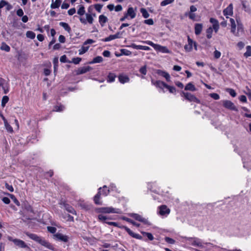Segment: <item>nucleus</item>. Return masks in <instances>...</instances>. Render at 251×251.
<instances>
[{"label":"nucleus","instance_id":"f257e3e1","mask_svg":"<svg viewBox=\"0 0 251 251\" xmlns=\"http://www.w3.org/2000/svg\"><path fill=\"white\" fill-rule=\"evenodd\" d=\"M25 234L31 239L34 240L37 243L40 244L42 246L47 248L48 249L53 251L54 247L50 243L46 240L44 238L39 236L34 233L26 232Z\"/></svg>","mask_w":251,"mask_h":251},{"label":"nucleus","instance_id":"f03ea898","mask_svg":"<svg viewBox=\"0 0 251 251\" xmlns=\"http://www.w3.org/2000/svg\"><path fill=\"white\" fill-rule=\"evenodd\" d=\"M109 192V189L106 186H104L102 188H99L98 194L94 198L95 203L98 205L101 204V202L100 201V196H106L108 194Z\"/></svg>","mask_w":251,"mask_h":251},{"label":"nucleus","instance_id":"7ed1b4c3","mask_svg":"<svg viewBox=\"0 0 251 251\" xmlns=\"http://www.w3.org/2000/svg\"><path fill=\"white\" fill-rule=\"evenodd\" d=\"M143 43H146L154 48L157 51L162 53H169L170 51L166 47L162 46L158 44H155L151 41H143Z\"/></svg>","mask_w":251,"mask_h":251},{"label":"nucleus","instance_id":"20e7f679","mask_svg":"<svg viewBox=\"0 0 251 251\" xmlns=\"http://www.w3.org/2000/svg\"><path fill=\"white\" fill-rule=\"evenodd\" d=\"M7 238L9 241L13 242L16 246L20 248L26 249L28 250L30 249V248L27 245V244L22 240L19 239H13L11 236H8Z\"/></svg>","mask_w":251,"mask_h":251},{"label":"nucleus","instance_id":"39448f33","mask_svg":"<svg viewBox=\"0 0 251 251\" xmlns=\"http://www.w3.org/2000/svg\"><path fill=\"white\" fill-rule=\"evenodd\" d=\"M193 45L195 47V50H197L196 43L194 42L189 36H188V44L185 45L184 49L186 51H191L192 50Z\"/></svg>","mask_w":251,"mask_h":251},{"label":"nucleus","instance_id":"423d86ee","mask_svg":"<svg viewBox=\"0 0 251 251\" xmlns=\"http://www.w3.org/2000/svg\"><path fill=\"white\" fill-rule=\"evenodd\" d=\"M182 94L185 98L190 101H193L198 103H200V100L197 98L194 95L188 92H182Z\"/></svg>","mask_w":251,"mask_h":251},{"label":"nucleus","instance_id":"0eeeda50","mask_svg":"<svg viewBox=\"0 0 251 251\" xmlns=\"http://www.w3.org/2000/svg\"><path fill=\"white\" fill-rule=\"evenodd\" d=\"M130 216L133 218L135 219L136 220L138 221L139 222H142L145 224L150 225L149 221L147 219L143 218L141 215L136 213H132L130 214Z\"/></svg>","mask_w":251,"mask_h":251},{"label":"nucleus","instance_id":"6e6552de","mask_svg":"<svg viewBox=\"0 0 251 251\" xmlns=\"http://www.w3.org/2000/svg\"><path fill=\"white\" fill-rule=\"evenodd\" d=\"M223 105L225 107L230 110L237 111L236 106L234 103L230 100H225L223 101Z\"/></svg>","mask_w":251,"mask_h":251},{"label":"nucleus","instance_id":"1a4fd4ad","mask_svg":"<svg viewBox=\"0 0 251 251\" xmlns=\"http://www.w3.org/2000/svg\"><path fill=\"white\" fill-rule=\"evenodd\" d=\"M53 237L54 239L64 242H67L68 241V237L67 235H63L60 233H57L54 234Z\"/></svg>","mask_w":251,"mask_h":251},{"label":"nucleus","instance_id":"9d476101","mask_svg":"<svg viewBox=\"0 0 251 251\" xmlns=\"http://www.w3.org/2000/svg\"><path fill=\"white\" fill-rule=\"evenodd\" d=\"M124 228L126 230V231L128 233V234L133 238L139 240H142L143 239V237L141 235H139V234H137L133 232L127 226H124Z\"/></svg>","mask_w":251,"mask_h":251},{"label":"nucleus","instance_id":"9b49d317","mask_svg":"<svg viewBox=\"0 0 251 251\" xmlns=\"http://www.w3.org/2000/svg\"><path fill=\"white\" fill-rule=\"evenodd\" d=\"M187 239L189 241L192 240L191 245L193 246L199 247H201V248H203V247L202 243L201 242L200 239L198 238L189 237V238H188Z\"/></svg>","mask_w":251,"mask_h":251},{"label":"nucleus","instance_id":"f8f14e48","mask_svg":"<svg viewBox=\"0 0 251 251\" xmlns=\"http://www.w3.org/2000/svg\"><path fill=\"white\" fill-rule=\"evenodd\" d=\"M86 19L81 17L79 18V20L81 23L86 24L87 21L90 24L93 23V18L91 14L88 13L86 14Z\"/></svg>","mask_w":251,"mask_h":251},{"label":"nucleus","instance_id":"ddd939ff","mask_svg":"<svg viewBox=\"0 0 251 251\" xmlns=\"http://www.w3.org/2000/svg\"><path fill=\"white\" fill-rule=\"evenodd\" d=\"M115 54L117 57H120L123 55L129 56L131 54V52L126 49H121L119 51H115Z\"/></svg>","mask_w":251,"mask_h":251},{"label":"nucleus","instance_id":"4468645a","mask_svg":"<svg viewBox=\"0 0 251 251\" xmlns=\"http://www.w3.org/2000/svg\"><path fill=\"white\" fill-rule=\"evenodd\" d=\"M159 213L162 216L169 214L170 213V209L166 205H162L159 207Z\"/></svg>","mask_w":251,"mask_h":251},{"label":"nucleus","instance_id":"2eb2a0df","mask_svg":"<svg viewBox=\"0 0 251 251\" xmlns=\"http://www.w3.org/2000/svg\"><path fill=\"white\" fill-rule=\"evenodd\" d=\"M91 70V67L89 66L80 67L76 71V74L77 75L83 74L89 72Z\"/></svg>","mask_w":251,"mask_h":251},{"label":"nucleus","instance_id":"dca6fc26","mask_svg":"<svg viewBox=\"0 0 251 251\" xmlns=\"http://www.w3.org/2000/svg\"><path fill=\"white\" fill-rule=\"evenodd\" d=\"M151 83L156 87L161 88L162 89H163V88H165L166 85H167V84L163 81L160 80L154 81L153 79L151 80Z\"/></svg>","mask_w":251,"mask_h":251},{"label":"nucleus","instance_id":"f3484780","mask_svg":"<svg viewBox=\"0 0 251 251\" xmlns=\"http://www.w3.org/2000/svg\"><path fill=\"white\" fill-rule=\"evenodd\" d=\"M223 13L225 16H230L233 14V5L230 3L225 9L223 11Z\"/></svg>","mask_w":251,"mask_h":251},{"label":"nucleus","instance_id":"a211bd4d","mask_svg":"<svg viewBox=\"0 0 251 251\" xmlns=\"http://www.w3.org/2000/svg\"><path fill=\"white\" fill-rule=\"evenodd\" d=\"M210 22L213 24L212 27L215 32L217 33L219 28V25L218 21L213 18L210 19Z\"/></svg>","mask_w":251,"mask_h":251},{"label":"nucleus","instance_id":"6ab92c4d","mask_svg":"<svg viewBox=\"0 0 251 251\" xmlns=\"http://www.w3.org/2000/svg\"><path fill=\"white\" fill-rule=\"evenodd\" d=\"M203 25L202 24L197 23L195 25V33L196 35L201 34L202 30Z\"/></svg>","mask_w":251,"mask_h":251},{"label":"nucleus","instance_id":"aec40b11","mask_svg":"<svg viewBox=\"0 0 251 251\" xmlns=\"http://www.w3.org/2000/svg\"><path fill=\"white\" fill-rule=\"evenodd\" d=\"M126 14L127 17H130L131 19H133L136 17V13L135 12L133 8L132 7H130L128 8Z\"/></svg>","mask_w":251,"mask_h":251},{"label":"nucleus","instance_id":"412c9836","mask_svg":"<svg viewBox=\"0 0 251 251\" xmlns=\"http://www.w3.org/2000/svg\"><path fill=\"white\" fill-rule=\"evenodd\" d=\"M64 207L65 209L69 213H72L73 214H76V212L74 209V208L70 205L69 204L65 203H63V204Z\"/></svg>","mask_w":251,"mask_h":251},{"label":"nucleus","instance_id":"4be33fe9","mask_svg":"<svg viewBox=\"0 0 251 251\" xmlns=\"http://www.w3.org/2000/svg\"><path fill=\"white\" fill-rule=\"evenodd\" d=\"M230 22L231 27V32L233 34L235 35L236 36H238V35L237 34L238 33H236L235 32L236 25L234 20L233 19L230 18Z\"/></svg>","mask_w":251,"mask_h":251},{"label":"nucleus","instance_id":"5701e85b","mask_svg":"<svg viewBox=\"0 0 251 251\" xmlns=\"http://www.w3.org/2000/svg\"><path fill=\"white\" fill-rule=\"evenodd\" d=\"M119 80L121 83H125L129 81V78L126 75H121L118 77Z\"/></svg>","mask_w":251,"mask_h":251},{"label":"nucleus","instance_id":"b1692460","mask_svg":"<svg viewBox=\"0 0 251 251\" xmlns=\"http://www.w3.org/2000/svg\"><path fill=\"white\" fill-rule=\"evenodd\" d=\"M100 221L110 225V219L104 215L101 214H100L98 216Z\"/></svg>","mask_w":251,"mask_h":251},{"label":"nucleus","instance_id":"393cba45","mask_svg":"<svg viewBox=\"0 0 251 251\" xmlns=\"http://www.w3.org/2000/svg\"><path fill=\"white\" fill-rule=\"evenodd\" d=\"M65 109V106L59 103L58 105H56L54 106L52 111L55 112H62Z\"/></svg>","mask_w":251,"mask_h":251},{"label":"nucleus","instance_id":"a878e982","mask_svg":"<svg viewBox=\"0 0 251 251\" xmlns=\"http://www.w3.org/2000/svg\"><path fill=\"white\" fill-rule=\"evenodd\" d=\"M196 89L195 86L193 84L192 82L188 83L185 87V90L195 91Z\"/></svg>","mask_w":251,"mask_h":251},{"label":"nucleus","instance_id":"bb28decb","mask_svg":"<svg viewBox=\"0 0 251 251\" xmlns=\"http://www.w3.org/2000/svg\"><path fill=\"white\" fill-rule=\"evenodd\" d=\"M52 2L50 5V7L52 9L58 8L60 6L61 3V0H55L54 2H53V0H52Z\"/></svg>","mask_w":251,"mask_h":251},{"label":"nucleus","instance_id":"cd10ccee","mask_svg":"<svg viewBox=\"0 0 251 251\" xmlns=\"http://www.w3.org/2000/svg\"><path fill=\"white\" fill-rule=\"evenodd\" d=\"M59 25L63 27L64 28V29L67 32H71V28L67 23L62 22L59 23Z\"/></svg>","mask_w":251,"mask_h":251},{"label":"nucleus","instance_id":"c85d7f7f","mask_svg":"<svg viewBox=\"0 0 251 251\" xmlns=\"http://www.w3.org/2000/svg\"><path fill=\"white\" fill-rule=\"evenodd\" d=\"M89 46H86V45H83L81 48L79 50V54L82 55L85 53L88 50Z\"/></svg>","mask_w":251,"mask_h":251},{"label":"nucleus","instance_id":"c756f323","mask_svg":"<svg viewBox=\"0 0 251 251\" xmlns=\"http://www.w3.org/2000/svg\"><path fill=\"white\" fill-rule=\"evenodd\" d=\"M0 49L1 50H4L6 52H9L10 50V47L4 42H2L1 43V45Z\"/></svg>","mask_w":251,"mask_h":251},{"label":"nucleus","instance_id":"7c9ffc66","mask_svg":"<svg viewBox=\"0 0 251 251\" xmlns=\"http://www.w3.org/2000/svg\"><path fill=\"white\" fill-rule=\"evenodd\" d=\"M103 58L101 56H98L93 58V60L90 62V64L97 63L102 62Z\"/></svg>","mask_w":251,"mask_h":251},{"label":"nucleus","instance_id":"2f4dec72","mask_svg":"<svg viewBox=\"0 0 251 251\" xmlns=\"http://www.w3.org/2000/svg\"><path fill=\"white\" fill-rule=\"evenodd\" d=\"M24 208L27 211L31 212V213H33V210L30 204H29L28 203H24Z\"/></svg>","mask_w":251,"mask_h":251},{"label":"nucleus","instance_id":"473e14b6","mask_svg":"<svg viewBox=\"0 0 251 251\" xmlns=\"http://www.w3.org/2000/svg\"><path fill=\"white\" fill-rule=\"evenodd\" d=\"M213 31V27H209L206 29V37L208 39H210L212 37V34Z\"/></svg>","mask_w":251,"mask_h":251},{"label":"nucleus","instance_id":"72a5a7b5","mask_svg":"<svg viewBox=\"0 0 251 251\" xmlns=\"http://www.w3.org/2000/svg\"><path fill=\"white\" fill-rule=\"evenodd\" d=\"M141 233L144 235V236H146L148 237V238L150 240V241H152L154 239V237L152 235V234L151 233H150V232H145V231H142L141 232Z\"/></svg>","mask_w":251,"mask_h":251},{"label":"nucleus","instance_id":"f704fd0d","mask_svg":"<svg viewBox=\"0 0 251 251\" xmlns=\"http://www.w3.org/2000/svg\"><path fill=\"white\" fill-rule=\"evenodd\" d=\"M115 9V10L117 12L121 11L123 8L121 5L118 4L116 6L114 7V5L113 4H111V11L113 10V9Z\"/></svg>","mask_w":251,"mask_h":251},{"label":"nucleus","instance_id":"c9c22d12","mask_svg":"<svg viewBox=\"0 0 251 251\" xmlns=\"http://www.w3.org/2000/svg\"><path fill=\"white\" fill-rule=\"evenodd\" d=\"M26 36L28 38L33 39L35 37V33L32 31H27L26 33Z\"/></svg>","mask_w":251,"mask_h":251},{"label":"nucleus","instance_id":"e433bc0d","mask_svg":"<svg viewBox=\"0 0 251 251\" xmlns=\"http://www.w3.org/2000/svg\"><path fill=\"white\" fill-rule=\"evenodd\" d=\"M140 12L142 13V16L144 18H148L150 16L149 13L148 12L147 10L145 8H141Z\"/></svg>","mask_w":251,"mask_h":251},{"label":"nucleus","instance_id":"4c0bfd02","mask_svg":"<svg viewBox=\"0 0 251 251\" xmlns=\"http://www.w3.org/2000/svg\"><path fill=\"white\" fill-rule=\"evenodd\" d=\"M123 219H124L126 221H127V222L132 224L133 225H134V226H136L137 227H139L140 226V224H139L136 223L135 222L133 221L132 220H131V219H130L129 218H126V217H124Z\"/></svg>","mask_w":251,"mask_h":251},{"label":"nucleus","instance_id":"58836bf2","mask_svg":"<svg viewBox=\"0 0 251 251\" xmlns=\"http://www.w3.org/2000/svg\"><path fill=\"white\" fill-rule=\"evenodd\" d=\"M9 100V98L7 96H4L3 97L1 100V106L4 107L6 104L8 102Z\"/></svg>","mask_w":251,"mask_h":251},{"label":"nucleus","instance_id":"ea45409f","mask_svg":"<svg viewBox=\"0 0 251 251\" xmlns=\"http://www.w3.org/2000/svg\"><path fill=\"white\" fill-rule=\"evenodd\" d=\"M175 0H164L161 2L160 5L161 6H165L168 4L172 3Z\"/></svg>","mask_w":251,"mask_h":251},{"label":"nucleus","instance_id":"a19ab883","mask_svg":"<svg viewBox=\"0 0 251 251\" xmlns=\"http://www.w3.org/2000/svg\"><path fill=\"white\" fill-rule=\"evenodd\" d=\"M85 13V8L83 6L80 5L79 8L78 9L77 13L80 16L83 15Z\"/></svg>","mask_w":251,"mask_h":251},{"label":"nucleus","instance_id":"79ce46f5","mask_svg":"<svg viewBox=\"0 0 251 251\" xmlns=\"http://www.w3.org/2000/svg\"><path fill=\"white\" fill-rule=\"evenodd\" d=\"M246 51L244 53V56L246 57H248L251 56V47L250 46H248L246 47Z\"/></svg>","mask_w":251,"mask_h":251},{"label":"nucleus","instance_id":"37998d69","mask_svg":"<svg viewBox=\"0 0 251 251\" xmlns=\"http://www.w3.org/2000/svg\"><path fill=\"white\" fill-rule=\"evenodd\" d=\"M165 88H167L171 93L174 94L176 92V88L174 86H169L167 84Z\"/></svg>","mask_w":251,"mask_h":251},{"label":"nucleus","instance_id":"c03bdc74","mask_svg":"<svg viewBox=\"0 0 251 251\" xmlns=\"http://www.w3.org/2000/svg\"><path fill=\"white\" fill-rule=\"evenodd\" d=\"M226 92H227L232 97H235L236 96V93L234 90L231 88H227L226 90Z\"/></svg>","mask_w":251,"mask_h":251},{"label":"nucleus","instance_id":"a18cd8bd","mask_svg":"<svg viewBox=\"0 0 251 251\" xmlns=\"http://www.w3.org/2000/svg\"><path fill=\"white\" fill-rule=\"evenodd\" d=\"M242 4L243 8L246 12H248V13H250L251 12V8H250V7L249 6L247 5L244 1H242Z\"/></svg>","mask_w":251,"mask_h":251},{"label":"nucleus","instance_id":"49530a36","mask_svg":"<svg viewBox=\"0 0 251 251\" xmlns=\"http://www.w3.org/2000/svg\"><path fill=\"white\" fill-rule=\"evenodd\" d=\"M81 60V58L80 57H75L72 59V61H69V63H73L75 64H78L80 63Z\"/></svg>","mask_w":251,"mask_h":251},{"label":"nucleus","instance_id":"de8ad7c7","mask_svg":"<svg viewBox=\"0 0 251 251\" xmlns=\"http://www.w3.org/2000/svg\"><path fill=\"white\" fill-rule=\"evenodd\" d=\"M164 240L168 244H174L175 243V240L174 239L169 237H165Z\"/></svg>","mask_w":251,"mask_h":251},{"label":"nucleus","instance_id":"09e8293b","mask_svg":"<svg viewBox=\"0 0 251 251\" xmlns=\"http://www.w3.org/2000/svg\"><path fill=\"white\" fill-rule=\"evenodd\" d=\"M111 213L122 214V211L121 209L119 208H114L111 207Z\"/></svg>","mask_w":251,"mask_h":251},{"label":"nucleus","instance_id":"8fccbe9b","mask_svg":"<svg viewBox=\"0 0 251 251\" xmlns=\"http://www.w3.org/2000/svg\"><path fill=\"white\" fill-rule=\"evenodd\" d=\"M107 20V18L102 15H100L99 17V22L101 24L105 23L106 22Z\"/></svg>","mask_w":251,"mask_h":251},{"label":"nucleus","instance_id":"3c124183","mask_svg":"<svg viewBox=\"0 0 251 251\" xmlns=\"http://www.w3.org/2000/svg\"><path fill=\"white\" fill-rule=\"evenodd\" d=\"M139 72L140 73H141L142 74L144 75H146L147 74V67H146V66L145 65L143 67H142L140 70H139Z\"/></svg>","mask_w":251,"mask_h":251},{"label":"nucleus","instance_id":"603ef678","mask_svg":"<svg viewBox=\"0 0 251 251\" xmlns=\"http://www.w3.org/2000/svg\"><path fill=\"white\" fill-rule=\"evenodd\" d=\"M47 229L51 233H55L57 230L56 227L50 226L47 227Z\"/></svg>","mask_w":251,"mask_h":251},{"label":"nucleus","instance_id":"864d4df0","mask_svg":"<svg viewBox=\"0 0 251 251\" xmlns=\"http://www.w3.org/2000/svg\"><path fill=\"white\" fill-rule=\"evenodd\" d=\"M209 96L211 98H213L215 100H218L220 99L219 95L217 93H211L209 94Z\"/></svg>","mask_w":251,"mask_h":251},{"label":"nucleus","instance_id":"5fc2aeb1","mask_svg":"<svg viewBox=\"0 0 251 251\" xmlns=\"http://www.w3.org/2000/svg\"><path fill=\"white\" fill-rule=\"evenodd\" d=\"M5 186L6 188L10 192H12L14 191L13 187L11 185H9L7 182H5Z\"/></svg>","mask_w":251,"mask_h":251},{"label":"nucleus","instance_id":"6e6d98bb","mask_svg":"<svg viewBox=\"0 0 251 251\" xmlns=\"http://www.w3.org/2000/svg\"><path fill=\"white\" fill-rule=\"evenodd\" d=\"M221 55V53L219 51H218L217 50H215L214 51V56L215 58L218 59L220 57Z\"/></svg>","mask_w":251,"mask_h":251},{"label":"nucleus","instance_id":"4d7b16f0","mask_svg":"<svg viewBox=\"0 0 251 251\" xmlns=\"http://www.w3.org/2000/svg\"><path fill=\"white\" fill-rule=\"evenodd\" d=\"M60 61L63 63H65V62L69 63V62L70 61H68L67 60V56L66 55H63L61 56L60 58Z\"/></svg>","mask_w":251,"mask_h":251},{"label":"nucleus","instance_id":"13d9d810","mask_svg":"<svg viewBox=\"0 0 251 251\" xmlns=\"http://www.w3.org/2000/svg\"><path fill=\"white\" fill-rule=\"evenodd\" d=\"M11 198L13 200L14 203L18 206H20V203L19 201L13 195H10Z\"/></svg>","mask_w":251,"mask_h":251},{"label":"nucleus","instance_id":"bf43d9fd","mask_svg":"<svg viewBox=\"0 0 251 251\" xmlns=\"http://www.w3.org/2000/svg\"><path fill=\"white\" fill-rule=\"evenodd\" d=\"M144 23L149 25H152L153 24V21L152 19L145 20Z\"/></svg>","mask_w":251,"mask_h":251},{"label":"nucleus","instance_id":"052dcab7","mask_svg":"<svg viewBox=\"0 0 251 251\" xmlns=\"http://www.w3.org/2000/svg\"><path fill=\"white\" fill-rule=\"evenodd\" d=\"M102 5L100 4H97L95 5V8L96 10L99 12H100Z\"/></svg>","mask_w":251,"mask_h":251},{"label":"nucleus","instance_id":"680f3d73","mask_svg":"<svg viewBox=\"0 0 251 251\" xmlns=\"http://www.w3.org/2000/svg\"><path fill=\"white\" fill-rule=\"evenodd\" d=\"M76 12L75 8H73L69 9L68 11V14L70 16L74 15Z\"/></svg>","mask_w":251,"mask_h":251},{"label":"nucleus","instance_id":"e2e57ef3","mask_svg":"<svg viewBox=\"0 0 251 251\" xmlns=\"http://www.w3.org/2000/svg\"><path fill=\"white\" fill-rule=\"evenodd\" d=\"M17 15L19 16V17H22L23 15H24V12H23V10H22V9L21 8H19L17 11Z\"/></svg>","mask_w":251,"mask_h":251},{"label":"nucleus","instance_id":"0e129e2a","mask_svg":"<svg viewBox=\"0 0 251 251\" xmlns=\"http://www.w3.org/2000/svg\"><path fill=\"white\" fill-rule=\"evenodd\" d=\"M2 201L5 204H9L10 202V200L8 197H3L2 199Z\"/></svg>","mask_w":251,"mask_h":251},{"label":"nucleus","instance_id":"69168bd1","mask_svg":"<svg viewBox=\"0 0 251 251\" xmlns=\"http://www.w3.org/2000/svg\"><path fill=\"white\" fill-rule=\"evenodd\" d=\"M94 42H95V41H94L93 40L89 39L84 42V45H87L88 44H91L92 43H94Z\"/></svg>","mask_w":251,"mask_h":251},{"label":"nucleus","instance_id":"338daca9","mask_svg":"<svg viewBox=\"0 0 251 251\" xmlns=\"http://www.w3.org/2000/svg\"><path fill=\"white\" fill-rule=\"evenodd\" d=\"M163 77L164 78H165L166 80L169 82L171 81V77H170V75L169 74V73H168L167 72H166L165 73V74L164 75Z\"/></svg>","mask_w":251,"mask_h":251},{"label":"nucleus","instance_id":"774afa93","mask_svg":"<svg viewBox=\"0 0 251 251\" xmlns=\"http://www.w3.org/2000/svg\"><path fill=\"white\" fill-rule=\"evenodd\" d=\"M239 100L242 101V102H246L247 101V98L244 95H241L239 98Z\"/></svg>","mask_w":251,"mask_h":251}]
</instances>
